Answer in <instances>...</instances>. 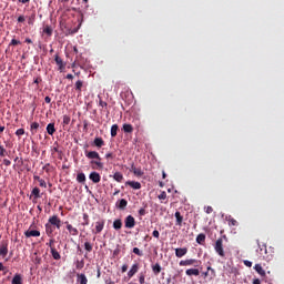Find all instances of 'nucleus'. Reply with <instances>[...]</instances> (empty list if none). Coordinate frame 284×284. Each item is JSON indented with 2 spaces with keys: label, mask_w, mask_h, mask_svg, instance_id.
Wrapping results in <instances>:
<instances>
[{
  "label": "nucleus",
  "mask_w": 284,
  "mask_h": 284,
  "mask_svg": "<svg viewBox=\"0 0 284 284\" xmlns=\"http://www.w3.org/2000/svg\"><path fill=\"white\" fill-rule=\"evenodd\" d=\"M44 227L48 236H52V234H54V230H61V219H59V215L50 216Z\"/></svg>",
  "instance_id": "obj_1"
},
{
  "label": "nucleus",
  "mask_w": 284,
  "mask_h": 284,
  "mask_svg": "<svg viewBox=\"0 0 284 284\" xmlns=\"http://www.w3.org/2000/svg\"><path fill=\"white\" fill-rule=\"evenodd\" d=\"M214 250L222 258H225V251L223 250V239H217L214 244Z\"/></svg>",
  "instance_id": "obj_2"
},
{
  "label": "nucleus",
  "mask_w": 284,
  "mask_h": 284,
  "mask_svg": "<svg viewBox=\"0 0 284 284\" xmlns=\"http://www.w3.org/2000/svg\"><path fill=\"white\" fill-rule=\"evenodd\" d=\"M260 258H263V261H267L270 258V255H267V245L265 244H258V248L256 250Z\"/></svg>",
  "instance_id": "obj_3"
},
{
  "label": "nucleus",
  "mask_w": 284,
  "mask_h": 284,
  "mask_svg": "<svg viewBox=\"0 0 284 284\" xmlns=\"http://www.w3.org/2000/svg\"><path fill=\"white\" fill-rule=\"evenodd\" d=\"M200 263H201V261L194 260V258L182 260V261H180V266L181 267H187L190 265H193L194 267H199Z\"/></svg>",
  "instance_id": "obj_4"
},
{
  "label": "nucleus",
  "mask_w": 284,
  "mask_h": 284,
  "mask_svg": "<svg viewBox=\"0 0 284 284\" xmlns=\"http://www.w3.org/2000/svg\"><path fill=\"white\" fill-rule=\"evenodd\" d=\"M103 227H105V220L100 219L95 222V230H92L93 234H101L103 232Z\"/></svg>",
  "instance_id": "obj_5"
},
{
  "label": "nucleus",
  "mask_w": 284,
  "mask_h": 284,
  "mask_svg": "<svg viewBox=\"0 0 284 284\" xmlns=\"http://www.w3.org/2000/svg\"><path fill=\"white\" fill-rule=\"evenodd\" d=\"M124 225L128 230H132L136 225V220H134V216L128 215L124 220Z\"/></svg>",
  "instance_id": "obj_6"
},
{
  "label": "nucleus",
  "mask_w": 284,
  "mask_h": 284,
  "mask_svg": "<svg viewBox=\"0 0 284 284\" xmlns=\"http://www.w3.org/2000/svg\"><path fill=\"white\" fill-rule=\"evenodd\" d=\"M84 154L87 159H90L91 161H101V155L97 151H85Z\"/></svg>",
  "instance_id": "obj_7"
},
{
  "label": "nucleus",
  "mask_w": 284,
  "mask_h": 284,
  "mask_svg": "<svg viewBox=\"0 0 284 284\" xmlns=\"http://www.w3.org/2000/svg\"><path fill=\"white\" fill-rule=\"evenodd\" d=\"M54 61H55V63H57V65H58V70H59V72H63V70H65V62H63V59H61V57H59V53H57L55 55H54Z\"/></svg>",
  "instance_id": "obj_8"
},
{
  "label": "nucleus",
  "mask_w": 284,
  "mask_h": 284,
  "mask_svg": "<svg viewBox=\"0 0 284 284\" xmlns=\"http://www.w3.org/2000/svg\"><path fill=\"white\" fill-rule=\"evenodd\" d=\"M26 239H32L33 237H39L41 236V232L38 230H28L24 232Z\"/></svg>",
  "instance_id": "obj_9"
},
{
  "label": "nucleus",
  "mask_w": 284,
  "mask_h": 284,
  "mask_svg": "<svg viewBox=\"0 0 284 284\" xmlns=\"http://www.w3.org/2000/svg\"><path fill=\"white\" fill-rule=\"evenodd\" d=\"M64 223L71 236H79V230L77 227L72 226V224H70L69 222H64Z\"/></svg>",
  "instance_id": "obj_10"
},
{
  "label": "nucleus",
  "mask_w": 284,
  "mask_h": 284,
  "mask_svg": "<svg viewBox=\"0 0 284 284\" xmlns=\"http://www.w3.org/2000/svg\"><path fill=\"white\" fill-rule=\"evenodd\" d=\"M90 164L92 170H103V162L101 160H92Z\"/></svg>",
  "instance_id": "obj_11"
},
{
  "label": "nucleus",
  "mask_w": 284,
  "mask_h": 284,
  "mask_svg": "<svg viewBox=\"0 0 284 284\" xmlns=\"http://www.w3.org/2000/svg\"><path fill=\"white\" fill-rule=\"evenodd\" d=\"M89 179L92 181V183H101V174L98 172H91Z\"/></svg>",
  "instance_id": "obj_12"
},
{
  "label": "nucleus",
  "mask_w": 284,
  "mask_h": 284,
  "mask_svg": "<svg viewBox=\"0 0 284 284\" xmlns=\"http://www.w3.org/2000/svg\"><path fill=\"white\" fill-rule=\"evenodd\" d=\"M0 256H3V258H6V256H8V242H2V244L0 245Z\"/></svg>",
  "instance_id": "obj_13"
},
{
  "label": "nucleus",
  "mask_w": 284,
  "mask_h": 284,
  "mask_svg": "<svg viewBox=\"0 0 284 284\" xmlns=\"http://www.w3.org/2000/svg\"><path fill=\"white\" fill-rule=\"evenodd\" d=\"M185 254H187V247L175 248V256L178 258H183V256H185Z\"/></svg>",
  "instance_id": "obj_14"
},
{
  "label": "nucleus",
  "mask_w": 284,
  "mask_h": 284,
  "mask_svg": "<svg viewBox=\"0 0 284 284\" xmlns=\"http://www.w3.org/2000/svg\"><path fill=\"white\" fill-rule=\"evenodd\" d=\"M139 263H135L131 266L130 271L128 272V276L129 278H132V276H134V274H136L139 272Z\"/></svg>",
  "instance_id": "obj_15"
},
{
  "label": "nucleus",
  "mask_w": 284,
  "mask_h": 284,
  "mask_svg": "<svg viewBox=\"0 0 284 284\" xmlns=\"http://www.w3.org/2000/svg\"><path fill=\"white\" fill-rule=\"evenodd\" d=\"M125 185H129L132 190H141V183L136 181H126Z\"/></svg>",
  "instance_id": "obj_16"
},
{
  "label": "nucleus",
  "mask_w": 284,
  "mask_h": 284,
  "mask_svg": "<svg viewBox=\"0 0 284 284\" xmlns=\"http://www.w3.org/2000/svg\"><path fill=\"white\" fill-rule=\"evenodd\" d=\"M186 276H199L201 274V271L199 268H187L185 271Z\"/></svg>",
  "instance_id": "obj_17"
},
{
  "label": "nucleus",
  "mask_w": 284,
  "mask_h": 284,
  "mask_svg": "<svg viewBox=\"0 0 284 284\" xmlns=\"http://www.w3.org/2000/svg\"><path fill=\"white\" fill-rule=\"evenodd\" d=\"M93 145L95 148H103V145H105V141H103V138H95L93 141Z\"/></svg>",
  "instance_id": "obj_18"
},
{
  "label": "nucleus",
  "mask_w": 284,
  "mask_h": 284,
  "mask_svg": "<svg viewBox=\"0 0 284 284\" xmlns=\"http://www.w3.org/2000/svg\"><path fill=\"white\" fill-rule=\"evenodd\" d=\"M47 132L50 136L54 135V132H57V128H54V123H49L47 125Z\"/></svg>",
  "instance_id": "obj_19"
},
{
  "label": "nucleus",
  "mask_w": 284,
  "mask_h": 284,
  "mask_svg": "<svg viewBox=\"0 0 284 284\" xmlns=\"http://www.w3.org/2000/svg\"><path fill=\"white\" fill-rule=\"evenodd\" d=\"M31 196H34V200L37 201V199H41V189L39 187H33V190L31 191Z\"/></svg>",
  "instance_id": "obj_20"
},
{
  "label": "nucleus",
  "mask_w": 284,
  "mask_h": 284,
  "mask_svg": "<svg viewBox=\"0 0 284 284\" xmlns=\"http://www.w3.org/2000/svg\"><path fill=\"white\" fill-rule=\"evenodd\" d=\"M122 130L126 134H132L134 132V126H132V124H123Z\"/></svg>",
  "instance_id": "obj_21"
},
{
  "label": "nucleus",
  "mask_w": 284,
  "mask_h": 284,
  "mask_svg": "<svg viewBox=\"0 0 284 284\" xmlns=\"http://www.w3.org/2000/svg\"><path fill=\"white\" fill-rule=\"evenodd\" d=\"M116 207L119 210H125V207H128V200L122 199L119 201V203H116Z\"/></svg>",
  "instance_id": "obj_22"
},
{
  "label": "nucleus",
  "mask_w": 284,
  "mask_h": 284,
  "mask_svg": "<svg viewBox=\"0 0 284 284\" xmlns=\"http://www.w3.org/2000/svg\"><path fill=\"white\" fill-rule=\"evenodd\" d=\"M11 284H23V278L21 275L16 274L11 281Z\"/></svg>",
  "instance_id": "obj_23"
},
{
  "label": "nucleus",
  "mask_w": 284,
  "mask_h": 284,
  "mask_svg": "<svg viewBox=\"0 0 284 284\" xmlns=\"http://www.w3.org/2000/svg\"><path fill=\"white\" fill-rule=\"evenodd\" d=\"M254 270L255 272H257V274H260V276H265V270H263V266H261V264H255Z\"/></svg>",
  "instance_id": "obj_24"
},
{
  "label": "nucleus",
  "mask_w": 284,
  "mask_h": 284,
  "mask_svg": "<svg viewBox=\"0 0 284 284\" xmlns=\"http://www.w3.org/2000/svg\"><path fill=\"white\" fill-rule=\"evenodd\" d=\"M161 264L156 263L155 265H152V272L155 274V276H159L161 274Z\"/></svg>",
  "instance_id": "obj_25"
},
{
  "label": "nucleus",
  "mask_w": 284,
  "mask_h": 284,
  "mask_svg": "<svg viewBox=\"0 0 284 284\" xmlns=\"http://www.w3.org/2000/svg\"><path fill=\"white\" fill-rule=\"evenodd\" d=\"M51 255L54 258V261H60L61 260V254H59L57 252V248H54V247H51Z\"/></svg>",
  "instance_id": "obj_26"
},
{
  "label": "nucleus",
  "mask_w": 284,
  "mask_h": 284,
  "mask_svg": "<svg viewBox=\"0 0 284 284\" xmlns=\"http://www.w3.org/2000/svg\"><path fill=\"white\" fill-rule=\"evenodd\" d=\"M78 281L80 284H88V277L85 274H78Z\"/></svg>",
  "instance_id": "obj_27"
},
{
  "label": "nucleus",
  "mask_w": 284,
  "mask_h": 284,
  "mask_svg": "<svg viewBox=\"0 0 284 284\" xmlns=\"http://www.w3.org/2000/svg\"><path fill=\"white\" fill-rule=\"evenodd\" d=\"M196 243H199V245H203V243H205V234L200 233V234L196 236Z\"/></svg>",
  "instance_id": "obj_28"
},
{
  "label": "nucleus",
  "mask_w": 284,
  "mask_h": 284,
  "mask_svg": "<svg viewBox=\"0 0 284 284\" xmlns=\"http://www.w3.org/2000/svg\"><path fill=\"white\" fill-rule=\"evenodd\" d=\"M114 181H116L118 183H121L123 181V173L121 172H115L113 175Z\"/></svg>",
  "instance_id": "obj_29"
},
{
  "label": "nucleus",
  "mask_w": 284,
  "mask_h": 284,
  "mask_svg": "<svg viewBox=\"0 0 284 284\" xmlns=\"http://www.w3.org/2000/svg\"><path fill=\"white\" fill-rule=\"evenodd\" d=\"M175 219H176V225L183 224V216L181 215V212L179 211L175 212Z\"/></svg>",
  "instance_id": "obj_30"
},
{
  "label": "nucleus",
  "mask_w": 284,
  "mask_h": 284,
  "mask_svg": "<svg viewBox=\"0 0 284 284\" xmlns=\"http://www.w3.org/2000/svg\"><path fill=\"white\" fill-rule=\"evenodd\" d=\"M83 90V81L82 80H78L75 82V91L79 92L81 94V91Z\"/></svg>",
  "instance_id": "obj_31"
},
{
  "label": "nucleus",
  "mask_w": 284,
  "mask_h": 284,
  "mask_svg": "<svg viewBox=\"0 0 284 284\" xmlns=\"http://www.w3.org/2000/svg\"><path fill=\"white\" fill-rule=\"evenodd\" d=\"M118 132H119V124H113L111 126V136L114 139V136H116Z\"/></svg>",
  "instance_id": "obj_32"
},
{
  "label": "nucleus",
  "mask_w": 284,
  "mask_h": 284,
  "mask_svg": "<svg viewBox=\"0 0 284 284\" xmlns=\"http://www.w3.org/2000/svg\"><path fill=\"white\" fill-rule=\"evenodd\" d=\"M113 227L114 230H121L123 227V222H121V220H115L113 222Z\"/></svg>",
  "instance_id": "obj_33"
},
{
  "label": "nucleus",
  "mask_w": 284,
  "mask_h": 284,
  "mask_svg": "<svg viewBox=\"0 0 284 284\" xmlns=\"http://www.w3.org/2000/svg\"><path fill=\"white\" fill-rule=\"evenodd\" d=\"M77 181L78 183H85V173H78Z\"/></svg>",
  "instance_id": "obj_34"
},
{
  "label": "nucleus",
  "mask_w": 284,
  "mask_h": 284,
  "mask_svg": "<svg viewBox=\"0 0 284 284\" xmlns=\"http://www.w3.org/2000/svg\"><path fill=\"white\" fill-rule=\"evenodd\" d=\"M43 33L44 34H48V37H52V27H50V26H44V28H43Z\"/></svg>",
  "instance_id": "obj_35"
},
{
  "label": "nucleus",
  "mask_w": 284,
  "mask_h": 284,
  "mask_svg": "<svg viewBox=\"0 0 284 284\" xmlns=\"http://www.w3.org/2000/svg\"><path fill=\"white\" fill-rule=\"evenodd\" d=\"M83 223L82 225L85 227L88 225H90V215H88V213H83Z\"/></svg>",
  "instance_id": "obj_36"
},
{
  "label": "nucleus",
  "mask_w": 284,
  "mask_h": 284,
  "mask_svg": "<svg viewBox=\"0 0 284 284\" xmlns=\"http://www.w3.org/2000/svg\"><path fill=\"white\" fill-rule=\"evenodd\" d=\"M75 267L78 268V270H83V267H85V262L83 261V260H81V261H77L75 262Z\"/></svg>",
  "instance_id": "obj_37"
},
{
  "label": "nucleus",
  "mask_w": 284,
  "mask_h": 284,
  "mask_svg": "<svg viewBox=\"0 0 284 284\" xmlns=\"http://www.w3.org/2000/svg\"><path fill=\"white\" fill-rule=\"evenodd\" d=\"M37 130H39V123L38 122H32L31 123V132H32V134H36Z\"/></svg>",
  "instance_id": "obj_38"
},
{
  "label": "nucleus",
  "mask_w": 284,
  "mask_h": 284,
  "mask_svg": "<svg viewBox=\"0 0 284 284\" xmlns=\"http://www.w3.org/2000/svg\"><path fill=\"white\" fill-rule=\"evenodd\" d=\"M229 225L232 227H235L236 225H239V222L234 219V217H229Z\"/></svg>",
  "instance_id": "obj_39"
},
{
  "label": "nucleus",
  "mask_w": 284,
  "mask_h": 284,
  "mask_svg": "<svg viewBox=\"0 0 284 284\" xmlns=\"http://www.w3.org/2000/svg\"><path fill=\"white\" fill-rule=\"evenodd\" d=\"M37 19V14H31L28 19V24L29 26H34V20Z\"/></svg>",
  "instance_id": "obj_40"
},
{
  "label": "nucleus",
  "mask_w": 284,
  "mask_h": 284,
  "mask_svg": "<svg viewBox=\"0 0 284 284\" xmlns=\"http://www.w3.org/2000/svg\"><path fill=\"white\" fill-rule=\"evenodd\" d=\"M158 199L160 201H165L168 199V193L165 191H162L159 195Z\"/></svg>",
  "instance_id": "obj_41"
},
{
  "label": "nucleus",
  "mask_w": 284,
  "mask_h": 284,
  "mask_svg": "<svg viewBox=\"0 0 284 284\" xmlns=\"http://www.w3.org/2000/svg\"><path fill=\"white\" fill-rule=\"evenodd\" d=\"M71 118L70 115H63L62 124L70 125Z\"/></svg>",
  "instance_id": "obj_42"
},
{
  "label": "nucleus",
  "mask_w": 284,
  "mask_h": 284,
  "mask_svg": "<svg viewBox=\"0 0 284 284\" xmlns=\"http://www.w3.org/2000/svg\"><path fill=\"white\" fill-rule=\"evenodd\" d=\"M135 176H143V170L141 168H136L133 172Z\"/></svg>",
  "instance_id": "obj_43"
},
{
  "label": "nucleus",
  "mask_w": 284,
  "mask_h": 284,
  "mask_svg": "<svg viewBox=\"0 0 284 284\" xmlns=\"http://www.w3.org/2000/svg\"><path fill=\"white\" fill-rule=\"evenodd\" d=\"M0 156H8V150L3 145H0Z\"/></svg>",
  "instance_id": "obj_44"
},
{
  "label": "nucleus",
  "mask_w": 284,
  "mask_h": 284,
  "mask_svg": "<svg viewBox=\"0 0 284 284\" xmlns=\"http://www.w3.org/2000/svg\"><path fill=\"white\" fill-rule=\"evenodd\" d=\"M206 270H209V274L214 278L216 277V271L212 268V266H207Z\"/></svg>",
  "instance_id": "obj_45"
},
{
  "label": "nucleus",
  "mask_w": 284,
  "mask_h": 284,
  "mask_svg": "<svg viewBox=\"0 0 284 284\" xmlns=\"http://www.w3.org/2000/svg\"><path fill=\"white\" fill-rule=\"evenodd\" d=\"M84 250H85V252H92V245L90 242L84 243Z\"/></svg>",
  "instance_id": "obj_46"
},
{
  "label": "nucleus",
  "mask_w": 284,
  "mask_h": 284,
  "mask_svg": "<svg viewBox=\"0 0 284 284\" xmlns=\"http://www.w3.org/2000/svg\"><path fill=\"white\" fill-rule=\"evenodd\" d=\"M133 254H136V256H143V252L139 247L133 248Z\"/></svg>",
  "instance_id": "obj_47"
},
{
  "label": "nucleus",
  "mask_w": 284,
  "mask_h": 284,
  "mask_svg": "<svg viewBox=\"0 0 284 284\" xmlns=\"http://www.w3.org/2000/svg\"><path fill=\"white\" fill-rule=\"evenodd\" d=\"M23 134H26V130H24V129H18V130L16 131V135H17V136H23Z\"/></svg>",
  "instance_id": "obj_48"
},
{
  "label": "nucleus",
  "mask_w": 284,
  "mask_h": 284,
  "mask_svg": "<svg viewBox=\"0 0 284 284\" xmlns=\"http://www.w3.org/2000/svg\"><path fill=\"white\" fill-rule=\"evenodd\" d=\"M99 105H100V108H105V109H108V102H105V101H103L102 99H100L99 100Z\"/></svg>",
  "instance_id": "obj_49"
},
{
  "label": "nucleus",
  "mask_w": 284,
  "mask_h": 284,
  "mask_svg": "<svg viewBox=\"0 0 284 284\" xmlns=\"http://www.w3.org/2000/svg\"><path fill=\"white\" fill-rule=\"evenodd\" d=\"M9 45H21V41L12 39Z\"/></svg>",
  "instance_id": "obj_50"
},
{
  "label": "nucleus",
  "mask_w": 284,
  "mask_h": 284,
  "mask_svg": "<svg viewBox=\"0 0 284 284\" xmlns=\"http://www.w3.org/2000/svg\"><path fill=\"white\" fill-rule=\"evenodd\" d=\"M2 163L6 165V168H10V165H12V162L8 159H3Z\"/></svg>",
  "instance_id": "obj_51"
},
{
  "label": "nucleus",
  "mask_w": 284,
  "mask_h": 284,
  "mask_svg": "<svg viewBox=\"0 0 284 284\" xmlns=\"http://www.w3.org/2000/svg\"><path fill=\"white\" fill-rule=\"evenodd\" d=\"M40 187H48V183H45V180L41 179L39 182Z\"/></svg>",
  "instance_id": "obj_52"
},
{
  "label": "nucleus",
  "mask_w": 284,
  "mask_h": 284,
  "mask_svg": "<svg viewBox=\"0 0 284 284\" xmlns=\"http://www.w3.org/2000/svg\"><path fill=\"white\" fill-rule=\"evenodd\" d=\"M206 214H212L214 212V209L212 206L204 207Z\"/></svg>",
  "instance_id": "obj_53"
},
{
  "label": "nucleus",
  "mask_w": 284,
  "mask_h": 284,
  "mask_svg": "<svg viewBox=\"0 0 284 284\" xmlns=\"http://www.w3.org/2000/svg\"><path fill=\"white\" fill-rule=\"evenodd\" d=\"M18 23H26V16H19Z\"/></svg>",
  "instance_id": "obj_54"
},
{
  "label": "nucleus",
  "mask_w": 284,
  "mask_h": 284,
  "mask_svg": "<svg viewBox=\"0 0 284 284\" xmlns=\"http://www.w3.org/2000/svg\"><path fill=\"white\" fill-rule=\"evenodd\" d=\"M139 282L140 284H145V275L140 274Z\"/></svg>",
  "instance_id": "obj_55"
},
{
  "label": "nucleus",
  "mask_w": 284,
  "mask_h": 284,
  "mask_svg": "<svg viewBox=\"0 0 284 284\" xmlns=\"http://www.w3.org/2000/svg\"><path fill=\"white\" fill-rule=\"evenodd\" d=\"M145 214H148V212L145 211V209H140V210H139V215H140V216H145Z\"/></svg>",
  "instance_id": "obj_56"
},
{
  "label": "nucleus",
  "mask_w": 284,
  "mask_h": 284,
  "mask_svg": "<svg viewBox=\"0 0 284 284\" xmlns=\"http://www.w3.org/2000/svg\"><path fill=\"white\" fill-rule=\"evenodd\" d=\"M152 235L154 236V239H159V236H161V233H159V231L154 230Z\"/></svg>",
  "instance_id": "obj_57"
},
{
  "label": "nucleus",
  "mask_w": 284,
  "mask_h": 284,
  "mask_svg": "<svg viewBox=\"0 0 284 284\" xmlns=\"http://www.w3.org/2000/svg\"><path fill=\"white\" fill-rule=\"evenodd\" d=\"M41 81H43V80L41 79V77H39V78H36V79H34L33 83H36L37 85H39V83H41Z\"/></svg>",
  "instance_id": "obj_58"
},
{
  "label": "nucleus",
  "mask_w": 284,
  "mask_h": 284,
  "mask_svg": "<svg viewBox=\"0 0 284 284\" xmlns=\"http://www.w3.org/2000/svg\"><path fill=\"white\" fill-rule=\"evenodd\" d=\"M105 159H114V154L109 152L105 154Z\"/></svg>",
  "instance_id": "obj_59"
},
{
  "label": "nucleus",
  "mask_w": 284,
  "mask_h": 284,
  "mask_svg": "<svg viewBox=\"0 0 284 284\" xmlns=\"http://www.w3.org/2000/svg\"><path fill=\"white\" fill-rule=\"evenodd\" d=\"M44 102H45V103H52V98L47 95V97L44 98Z\"/></svg>",
  "instance_id": "obj_60"
},
{
  "label": "nucleus",
  "mask_w": 284,
  "mask_h": 284,
  "mask_svg": "<svg viewBox=\"0 0 284 284\" xmlns=\"http://www.w3.org/2000/svg\"><path fill=\"white\" fill-rule=\"evenodd\" d=\"M244 265H245L246 267H252V262L245 260V261H244Z\"/></svg>",
  "instance_id": "obj_61"
},
{
  "label": "nucleus",
  "mask_w": 284,
  "mask_h": 284,
  "mask_svg": "<svg viewBox=\"0 0 284 284\" xmlns=\"http://www.w3.org/2000/svg\"><path fill=\"white\" fill-rule=\"evenodd\" d=\"M47 245H49L50 250H52V247H54V246H52V245H54V240H50L49 243H47Z\"/></svg>",
  "instance_id": "obj_62"
},
{
  "label": "nucleus",
  "mask_w": 284,
  "mask_h": 284,
  "mask_svg": "<svg viewBox=\"0 0 284 284\" xmlns=\"http://www.w3.org/2000/svg\"><path fill=\"white\" fill-rule=\"evenodd\" d=\"M121 270H122V273L128 272V264H124Z\"/></svg>",
  "instance_id": "obj_63"
},
{
  "label": "nucleus",
  "mask_w": 284,
  "mask_h": 284,
  "mask_svg": "<svg viewBox=\"0 0 284 284\" xmlns=\"http://www.w3.org/2000/svg\"><path fill=\"white\" fill-rule=\"evenodd\" d=\"M253 284H261V280L255 278V280L253 281Z\"/></svg>",
  "instance_id": "obj_64"
}]
</instances>
